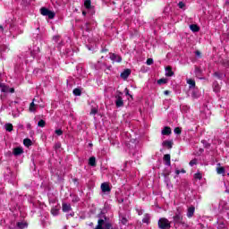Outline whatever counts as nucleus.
Instances as JSON below:
<instances>
[{
  "label": "nucleus",
  "instance_id": "f257e3e1",
  "mask_svg": "<svg viewBox=\"0 0 229 229\" xmlns=\"http://www.w3.org/2000/svg\"><path fill=\"white\" fill-rule=\"evenodd\" d=\"M160 229H169L171 228V223L167 218H160L157 223Z\"/></svg>",
  "mask_w": 229,
  "mask_h": 229
},
{
  "label": "nucleus",
  "instance_id": "f03ea898",
  "mask_svg": "<svg viewBox=\"0 0 229 229\" xmlns=\"http://www.w3.org/2000/svg\"><path fill=\"white\" fill-rule=\"evenodd\" d=\"M174 221L175 225H182V226L186 227L189 226L187 223L183 221V216L180 213L175 214V216H174Z\"/></svg>",
  "mask_w": 229,
  "mask_h": 229
},
{
  "label": "nucleus",
  "instance_id": "7ed1b4c3",
  "mask_svg": "<svg viewBox=\"0 0 229 229\" xmlns=\"http://www.w3.org/2000/svg\"><path fill=\"white\" fill-rule=\"evenodd\" d=\"M41 15H44L45 17H48V19H55V12L49 11L47 8H41L40 9Z\"/></svg>",
  "mask_w": 229,
  "mask_h": 229
},
{
  "label": "nucleus",
  "instance_id": "20e7f679",
  "mask_svg": "<svg viewBox=\"0 0 229 229\" xmlns=\"http://www.w3.org/2000/svg\"><path fill=\"white\" fill-rule=\"evenodd\" d=\"M100 188L104 194H106L107 192H110L112 191V189L110 188V184H108V182H103Z\"/></svg>",
  "mask_w": 229,
  "mask_h": 229
},
{
  "label": "nucleus",
  "instance_id": "39448f33",
  "mask_svg": "<svg viewBox=\"0 0 229 229\" xmlns=\"http://www.w3.org/2000/svg\"><path fill=\"white\" fill-rule=\"evenodd\" d=\"M116 100H115V105L117 106V108H121V106H124V101L123 100V97L122 96H116L115 97Z\"/></svg>",
  "mask_w": 229,
  "mask_h": 229
},
{
  "label": "nucleus",
  "instance_id": "423d86ee",
  "mask_svg": "<svg viewBox=\"0 0 229 229\" xmlns=\"http://www.w3.org/2000/svg\"><path fill=\"white\" fill-rule=\"evenodd\" d=\"M119 223L120 225H128V216L126 215H119Z\"/></svg>",
  "mask_w": 229,
  "mask_h": 229
},
{
  "label": "nucleus",
  "instance_id": "0eeeda50",
  "mask_svg": "<svg viewBox=\"0 0 229 229\" xmlns=\"http://www.w3.org/2000/svg\"><path fill=\"white\" fill-rule=\"evenodd\" d=\"M110 59H111L113 62H117V63L123 62V58H122L120 55H115V54H111Z\"/></svg>",
  "mask_w": 229,
  "mask_h": 229
},
{
  "label": "nucleus",
  "instance_id": "6e6552de",
  "mask_svg": "<svg viewBox=\"0 0 229 229\" xmlns=\"http://www.w3.org/2000/svg\"><path fill=\"white\" fill-rule=\"evenodd\" d=\"M130 74H131V71L130 69H126L121 73L120 76L123 78V80H126Z\"/></svg>",
  "mask_w": 229,
  "mask_h": 229
},
{
  "label": "nucleus",
  "instance_id": "1a4fd4ad",
  "mask_svg": "<svg viewBox=\"0 0 229 229\" xmlns=\"http://www.w3.org/2000/svg\"><path fill=\"white\" fill-rule=\"evenodd\" d=\"M36 98L32 100V102L30 105L29 110L30 112H36L37 106H38V104H35Z\"/></svg>",
  "mask_w": 229,
  "mask_h": 229
},
{
  "label": "nucleus",
  "instance_id": "9d476101",
  "mask_svg": "<svg viewBox=\"0 0 229 229\" xmlns=\"http://www.w3.org/2000/svg\"><path fill=\"white\" fill-rule=\"evenodd\" d=\"M13 153L15 157H19V155H22L24 153V150L22 149V148L18 147L13 148Z\"/></svg>",
  "mask_w": 229,
  "mask_h": 229
},
{
  "label": "nucleus",
  "instance_id": "9b49d317",
  "mask_svg": "<svg viewBox=\"0 0 229 229\" xmlns=\"http://www.w3.org/2000/svg\"><path fill=\"white\" fill-rule=\"evenodd\" d=\"M165 165L171 166V155L165 154L163 157Z\"/></svg>",
  "mask_w": 229,
  "mask_h": 229
},
{
  "label": "nucleus",
  "instance_id": "f8f14e48",
  "mask_svg": "<svg viewBox=\"0 0 229 229\" xmlns=\"http://www.w3.org/2000/svg\"><path fill=\"white\" fill-rule=\"evenodd\" d=\"M174 75V72H173V68H171V66L165 67V76L171 77Z\"/></svg>",
  "mask_w": 229,
  "mask_h": 229
},
{
  "label": "nucleus",
  "instance_id": "ddd939ff",
  "mask_svg": "<svg viewBox=\"0 0 229 229\" xmlns=\"http://www.w3.org/2000/svg\"><path fill=\"white\" fill-rule=\"evenodd\" d=\"M196 208L194 207H190L187 211V217H192L194 216Z\"/></svg>",
  "mask_w": 229,
  "mask_h": 229
},
{
  "label": "nucleus",
  "instance_id": "4468645a",
  "mask_svg": "<svg viewBox=\"0 0 229 229\" xmlns=\"http://www.w3.org/2000/svg\"><path fill=\"white\" fill-rule=\"evenodd\" d=\"M38 53H40V48L38 47H34L33 51L30 52V55L32 56V58H35V56H37V55H38Z\"/></svg>",
  "mask_w": 229,
  "mask_h": 229
},
{
  "label": "nucleus",
  "instance_id": "2eb2a0df",
  "mask_svg": "<svg viewBox=\"0 0 229 229\" xmlns=\"http://www.w3.org/2000/svg\"><path fill=\"white\" fill-rule=\"evenodd\" d=\"M187 83L189 85V89H194V87H196V81L192 79H187Z\"/></svg>",
  "mask_w": 229,
  "mask_h": 229
},
{
  "label": "nucleus",
  "instance_id": "dca6fc26",
  "mask_svg": "<svg viewBox=\"0 0 229 229\" xmlns=\"http://www.w3.org/2000/svg\"><path fill=\"white\" fill-rule=\"evenodd\" d=\"M150 219H151V216H149V214H145L142 219V223H145L146 225H149Z\"/></svg>",
  "mask_w": 229,
  "mask_h": 229
},
{
  "label": "nucleus",
  "instance_id": "f3484780",
  "mask_svg": "<svg viewBox=\"0 0 229 229\" xmlns=\"http://www.w3.org/2000/svg\"><path fill=\"white\" fill-rule=\"evenodd\" d=\"M161 133L162 135H171V127H165Z\"/></svg>",
  "mask_w": 229,
  "mask_h": 229
},
{
  "label": "nucleus",
  "instance_id": "a211bd4d",
  "mask_svg": "<svg viewBox=\"0 0 229 229\" xmlns=\"http://www.w3.org/2000/svg\"><path fill=\"white\" fill-rule=\"evenodd\" d=\"M162 146H165V148H168V149H171V148H173V141L165 140L163 141Z\"/></svg>",
  "mask_w": 229,
  "mask_h": 229
},
{
  "label": "nucleus",
  "instance_id": "6ab92c4d",
  "mask_svg": "<svg viewBox=\"0 0 229 229\" xmlns=\"http://www.w3.org/2000/svg\"><path fill=\"white\" fill-rule=\"evenodd\" d=\"M71 205L67 203H63V212H71Z\"/></svg>",
  "mask_w": 229,
  "mask_h": 229
},
{
  "label": "nucleus",
  "instance_id": "aec40b11",
  "mask_svg": "<svg viewBox=\"0 0 229 229\" xmlns=\"http://www.w3.org/2000/svg\"><path fill=\"white\" fill-rule=\"evenodd\" d=\"M190 30L193 31V33H198L199 31V27L196 24L190 25Z\"/></svg>",
  "mask_w": 229,
  "mask_h": 229
},
{
  "label": "nucleus",
  "instance_id": "412c9836",
  "mask_svg": "<svg viewBox=\"0 0 229 229\" xmlns=\"http://www.w3.org/2000/svg\"><path fill=\"white\" fill-rule=\"evenodd\" d=\"M84 6L87 10H90V8H92V2H90V0H85Z\"/></svg>",
  "mask_w": 229,
  "mask_h": 229
},
{
  "label": "nucleus",
  "instance_id": "4be33fe9",
  "mask_svg": "<svg viewBox=\"0 0 229 229\" xmlns=\"http://www.w3.org/2000/svg\"><path fill=\"white\" fill-rule=\"evenodd\" d=\"M89 164L91 165V167H96V157H89Z\"/></svg>",
  "mask_w": 229,
  "mask_h": 229
},
{
  "label": "nucleus",
  "instance_id": "5701e85b",
  "mask_svg": "<svg viewBox=\"0 0 229 229\" xmlns=\"http://www.w3.org/2000/svg\"><path fill=\"white\" fill-rule=\"evenodd\" d=\"M59 212H60V209L58 208H56V207L53 208L51 209V214L54 215V216H58Z\"/></svg>",
  "mask_w": 229,
  "mask_h": 229
},
{
  "label": "nucleus",
  "instance_id": "b1692460",
  "mask_svg": "<svg viewBox=\"0 0 229 229\" xmlns=\"http://www.w3.org/2000/svg\"><path fill=\"white\" fill-rule=\"evenodd\" d=\"M5 130H6V131H13V125L12 123H6L5 124Z\"/></svg>",
  "mask_w": 229,
  "mask_h": 229
},
{
  "label": "nucleus",
  "instance_id": "393cba45",
  "mask_svg": "<svg viewBox=\"0 0 229 229\" xmlns=\"http://www.w3.org/2000/svg\"><path fill=\"white\" fill-rule=\"evenodd\" d=\"M0 90L1 92H8V88L6 85L0 83Z\"/></svg>",
  "mask_w": 229,
  "mask_h": 229
},
{
  "label": "nucleus",
  "instance_id": "a878e982",
  "mask_svg": "<svg viewBox=\"0 0 229 229\" xmlns=\"http://www.w3.org/2000/svg\"><path fill=\"white\" fill-rule=\"evenodd\" d=\"M23 144H24V146H26L27 148H30V146H31V140H30V139H25V140H23Z\"/></svg>",
  "mask_w": 229,
  "mask_h": 229
},
{
  "label": "nucleus",
  "instance_id": "bb28decb",
  "mask_svg": "<svg viewBox=\"0 0 229 229\" xmlns=\"http://www.w3.org/2000/svg\"><path fill=\"white\" fill-rule=\"evenodd\" d=\"M217 174H225V167L221 166L216 168Z\"/></svg>",
  "mask_w": 229,
  "mask_h": 229
},
{
  "label": "nucleus",
  "instance_id": "cd10ccee",
  "mask_svg": "<svg viewBox=\"0 0 229 229\" xmlns=\"http://www.w3.org/2000/svg\"><path fill=\"white\" fill-rule=\"evenodd\" d=\"M165 183L169 189H173V183H171V180H169L167 177L165 178Z\"/></svg>",
  "mask_w": 229,
  "mask_h": 229
},
{
  "label": "nucleus",
  "instance_id": "c85d7f7f",
  "mask_svg": "<svg viewBox=\"0 0 229 229\" xmlns=\"http://www.w3.org/2000/svg\"><path fill=\"white\" fill-rule=\"evenodd\" d=\"M73 95H74V96H81V89H73Z\"/></svg>",
  "mask_w": 229,
  "mask_h": 229
},
{
  "label": "nucleus",
  "instance_id": "c756f323",
  "mask_svg": "<svg viewBox=\"0 0 229 229\" xmlns=\"http://www.w3.org/2000/svg\"><path fill=\"white\" fill-rule=\"evenodd\" d=\"M38 126H39V128H44L46 126V121L39 120L38 123Z\"/></svg>",
  "mask_w": 229,
  "mask_h": 229
},
{
  "label": "nucleus",
  "instance_id": "7c9ffc66",
  "mask_svg": "<svg viewBox=\"0 0 229 229\" xmlns=\"http://www.w3.org/2000/svg\"><path fill=\"white\" fill-rule=\"evenodd\" d=\"M169 174H171V169H165L163 172V176L167 178V176H169Z\"/></svg>",
  "mask_w": 229,
  "mask_h": 229
},
{
  "label": "nucleus",
  "instance_id": "2f4dec72",
  "mask_svg": "<svg viewBox=\"0 0 229 229\" xmlns=\"http://www.w3.org/2000/svg\"><path fill=\"white\" fill-rule=\"evenodd\" d=\"M194 178L195 180H201V178H203V175L201 174V173H197L194 174Z\"/></svg>",
  "mask_w": 229,
  "mask_h": 229
},
{
  "label": "nucleus",
  "instance_id": "473e14b6",
  "mask_svg": "<svg viewBox=\"0 0 229 229\" xmlns=\"http://www.w3.org/2000/svg\"><path fill=\"white\" fill-rule=\"evenodd\" d=\"M157 83H158V85H164V84L167 83V80L160 79L157 81Z\"/></svg>",
  "mask_w": 229,
  "mask_h": 229
},
{
  "label": "nucleus",
  "instance_id": "72a5a7b5",
  "mask_svg": "<svg viewBox=\"0 0 229 229\" xmlns=\"http://www.w3.org/2000/svg\"><path fill=\"white\" fill-rule=\"evenodd\" d=\"M89 114L90 115H96V114H98V108L92 107Z\"/></svg>",
  "mask_w": 229,
  "mask_h": 229
},
{
  "label": "nucleus",
  "instance_id": "f704fd0d",
  "mask_svg": "<svg viewBox=\"0 0 229 229\" xmlns=\"http://www.w3.org/2000/svg\"><path fill=\"white\" fill-rule=\"evenodd\" d=\"M178 6H179V8H181V10H185V3L179 2Z\"/></svg>",
  "mask_w": 229,
  "mask_h": 229
},
{
  "label": "nucleus",
  "instance_id": "c9c22d12",
  "mask_svg": "<svg viewBox=\"0 0 229 229\" xmlns=\"http://www.w3.org/2000/svg\"><path fill=\"white\" fill-rule=\"evenodd\" d=\"M196 164H198V159H192L191 161H190L191 167L196 165Z\"/></svg>",
  "mask_w": 229,
  "mask_h": 229
},
{
  "label": "nucleus",
  "instance_id": "e433bc0d",
  "mask_svg": "<svg viewBox=\"0 0 229 229\" xmlns=\"http://www.w3.org/2000/svg\"><path fill=\"white\" fill-rule=\"evenodd\" d=\"M174 132L176 134V135H180V133H182V129H180L179 127L175 128L174 130Z\"/></svg>",
  "mask_w": 229,
  "mask_h": 229
},
{
  "label": "nucleus",
  "instance_id": "4c0bfd02",
  "mask_svg": "<svg viewBox=\"0 0 229 229\" xmlns=\"http://www.w3.org/2000/svg\"><path fill=\"white\" fill-rule=\"evenodd\" d=\"M26 226H28V225L26 223H18V227L19 228H26Z\"/></svg>",
  "mask_w": 229,
  "mask_h": 229
},
{
  "label": "nucleus",
  "instance_id": "58836bf2",
  "mask_svg": "<svg viewBox=\"0 0 229 229\" xmlns=\"http://www.w3.org/2000/svg\"><path fill=\"white\" fill-rule=\"evenodd\" d=\"M55 134L60 136V135L64 134V131L61 129H57V130H55Z\"/></svg>",
  "mask_w": 229,
  "mask_h": 229
},
{
  "label": "nucleus",
  "instance_id": "ea45409f",
  "mask_svg": "<svg viewBox=\"0 0 229 229\" xmlns=\"http://www.w3.org/2000/svg\"><path fill=\"white\" fill-rule=\"evenodd\" d=\"M62 148V144L60 142H57L55 144V149H60Z\"/></svg>",
  "mask_w": 229,
  "mask_h": 229
},
{
  "label": "nucleus",
  "instance_id": "a19ab883",
  "mask_svg": "<svg viewBox=\"0 0 229 229\" xmlns=\"http://www.w3.org/2000/svg\"><path fill=\"white\" fill-rule=\"evenodd\" d=\"M147 65H153V59L148 58V59L147 60Z\"/></svg>",
  "mask_w": 229,
  "mask_h": 229
},
{
  "label": "nucleus",
  "instance_id": "79ce46f5",
  "mask_svg": "<svg viewBox=\"0 0 229 229\" xmlns=\"http://www.w3.org/2000/svg\"><path fill=\"white\" fill-rule=\"evenodd\" d=\"M19 115H20L19 111H17L16 113H15V112H13V117H19Z\"/></svg>",
  "mask_w": 229,
  "mask_h": 229
},
{
  "label": "nucleus",
  "instance_id": "37998d69",
  "mask_svg": "<svg viewBox=\"0 0 229 229\" xmlns=\"http://www.w3.org/2000/svg\"><path fill=\"white\" fill-rule=\"evenodd\" d=\"M125 94L126 96H130V98H133L131 95H130V91L128 90V89H125Z\"/></svg>",
  "mask_w": 229,
  "mask_h": 229
},
{
  "label": "nucleus",
  "instance_id": "c03bdc74",
  "mask_svg": "<svg viewBox=\"0 0 229 229\" xmlns=\"http://www.w3.org/2000/svg\"><path fill=\"white\" fill-rule=\"evenodd\" d=\"M215 76H216V78H223V74H219L217 72H215Z\"/></svg>",
  "mask_w": 229,
  "mask_h": 229
},
{
  "label": "nucleus",
  "instance_id": "a18cd8bd",
  "mask_svg": "<svg viewBox=\"0 0 229 229\" xmlns=\"http://www.w3.org/2000/svg\"><path fill=\"white\" fill-rule=\"evenodd\" d=\"M38 106H39V108H44L46 106L44 104H38Z\"/></svg>",
  "mask_w": 229,
  "mask_h": 229
},
{
  "label": "nucleus",
  "instance_id": "49530a36",
  "mask_svg": "<svg viewBox=\"0 0 229 229\" xmlns=\"http://www.w3.org/2000/svg\"><path fill=\"white\" fill-rule=\"evenodd\" d=\"M195 55H196L197 56H200L201 53H200L199 51H196V52H195Z\"/></svg>",
  "mask_w": 229,
  "mask_h": 229
},
{
  "label": "nucleus",
  "instance_id": "de8ad7c7",
  "mask_svg": "<svg viewBox=\"0 0 229 229\" xmlns=\"http://www.w3.org/2000/svg\"><path fill=\"white\" fill-rule=\"evenodd\" d=\"M165 96H169V90L164 91Z\"/></svg>",
  "mask_w": 229,
  "mask_h": 229
},
{
  "label": "nucleus",
  "instance_id": "09e8293b",
  "mask_svg": "<svg viewBox=\"0 0 229 229\" xmlns=\"http://www.w3.org/2000/svg\"><path fill=\"white\" fill-rule=\"evenodd\" d=\"M85 26H86L87 31H89V22H86V23H85Z\"/></svg>",
  "mask_w": 229,
  "mask_h": 229
},
{
  "label": "nucleus",
  "instance_id": "8fccbe9b",
  "mask_svg": "<svg viewBox=\"0 0 229 229\" xmlns=\"http://www.w3.org/2000/svg\"><path fill=\"white\" fill-rule=\"evenodd\" d=\"M9 91L13 93V92H15V89H13V88H11Z\"/></svg>",
  "mask_w": 229,
  "mask_h": 229
},
{
  "label": "nucleus",
  "instance_id": "3c124183",
  "mask_svg": "<svg viewBox=\"0 0 229 229\" xmlns=\"http://www.w3.org/2000/svg\"><path fill=\"white\" fill-rule=\"evenodd\" d=\"M17 103H19V101L11 102V106L15 105Z\"/></svg>",
  "mask_w": 229,
  "mask_h": 229
},
{
  "label": "nucleus",
  "instance_id": "603ef678",
  "mask_svg": "<svg viewBox=\"0 0 229 229\" xmlns=\"http://www.w3.org/2000/svg\"><path fill=\"white\" fill-rule=\"evenodd\" d=\"M89 226L93 227V226H94V223H92V222H91V223H89Z\"/></svg>",
  "mask_w": 229,
  "mask_h": 229
},
{
  "label": "nucleus",
  "instance_id": "864d4df0",
  "mask_svg": "<svg viewBox=\"0 0 229 229\" xmlns=\"http://www.w3.org/2000/svg\"><path fill=\"white\" fill-rule=\"evenodd\" d=\"M4 29L3 28V26L0 25V30H1V31H4Z\"/></svg>",
  "mask_w": 229,
  "mask_h": 229
},
{
  "label": "nucleus",
  "instance_id": "5fc2aeb1",
  "mask_svg": "<svg viewBox=\"0 0 229 229\" xmlns=\"http://www.w3.org/2000/svg\"><path fill=\"white\" fill-rule=\"evenodd\" d=\"M138 214H139V216H142L143 212L142 211H139Z\"/></svg>",
  "mask_w": 229,
  "mask_h": 229
},
{
  "label": "nucleus",
  "instance_id": "6e6d98bb",
  "mask_svg": "<svg viewBox=\"0 0 229 229\" xmlns=\"http://www.w3.org/2000/svg\"><path fill=\"white\" fill-rule=\"evenodd\" d=\"M82 15H84V16L87 15V12L83 11Z\"/></svg>",
  "mask_w": 229,
  "mask_h": 229
},
{
  "label": "nucleus",
  "instance_id": "4d7b16f0",
  "mask_svg": "<svg viewBox=\"0 0 229 229\" xmlns=\"http://www.w3.org/2000/svg\"><path fill=\"white\" fill-rule=\"evenodd\" d=\"M175 174H180V170H176V171H175Z\"/></svg>",
  "mask_w": 229,
  "mask_h": 229
},
{
  "label": "nucleus",
  "instance_id": "13d9d810",
  "mask_svg": "<svg viewBox=\"0 0 229 229\" xmlns=\"http://www.w3.org/2000/svg\"><path fill=\"white\" fill-rule=\"evenodd\" d=\"M181 173H185V170H182Z\"/></svg>",
  "mask_w": 229,
  "mask_h": 229
},
{
  "label": "nucleus",
  "instance_id": "bf43d9fd",
  "mask_svg": "<svg viewBox=\"0 0 229 229\" xmlns=\"http://www.w3.org/2000/svg\"><path fill=\"white\" fill-rule=\"evenodd\" d=\"M120 201L123 203V200L122 199V200H120Z\"/></svg>",
  "mask_w": 229,
  "mask_h": 229
},
{
  "label": "nucleus",
  "instance_id": "052dcab7",
  "mask_svg": "<svg viewBox=\"0 0 229 229\" xmlns=\"http://www.w3.org/2000/svg\"><path fill=\"white\" fill-rule=\"evenodd\" d=\"M120 201L123 203V200L122 199V200H120Z\"/></svg>",
  "mask_w": 229,
  "mask_h": 229
}]
</instances>
